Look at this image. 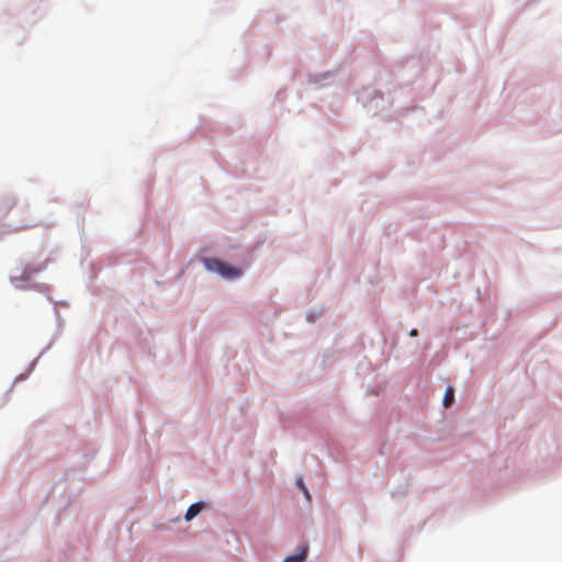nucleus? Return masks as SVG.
I'll return each instance as SVG.
<instances>
[{"label":"nucleus","instance_id":"nucleus-2","mask_svg":"<svg viewBox=\"0 0 562 562\" xmlns=\"http://www.w3.org/2000/svg\"><path fill=\"white\" fill-rule=\"evenodd\" d=\"M307 554V547H303L300 553L286 557L283 562H303Z\"/></svg>","mask_w":562,"mask_h":562},{"label":"nucleus","instance_id":"nucleus-3","mask_svg":"<svg viewBox=\"0 0 562 562\" xmlns=\"http://www.w3.org/2000/svg\"><path fill=\"white\" fill-rule=\"evenodd\" d=\"M202 509V505L200 503L192 504L186 514V520L189 521L193 519Z\"/></svg>","mask_w":562,"mask_h":562},{"label":"nucleus","instance_id":"nucleus-5","mask_svg":"<svg viewBox=\"0 0 562 562\" xmlns=\"http://www.w3.org/2000/svg\"><path fill=\"white\" fill-rule=\"evenodd\" d=\"M297 483V486L300 487V490L304 493V495L306 496L307 499H311V496H310V493L306 488V486L304 485V482L302 479H297L296 481Z\"/></svg>","mask_w":562,"mask_h":562},{"label":"nucleus","instance_id":"nucleus-1","mask_svg":"<svg viewBox=\"0 0 562 562\" xmlns=\"http://www.w3.org/2000/svg\"><path fill=\"white\" fill-rule=\"evenodd\" d=\"M203 263L209 271L217 272L227 279H234L241 274L239 269L231 267L218 259L204 258Z\"/></svg>","mask_w":562,"mask_h":562},{"label":"nucleus","instance_id":"nucleus-4","mask_svg":"<svg viewBox=\"0 0 562 562\" xmlns=\"http://www.w3.org/2000/svg\"><path fill=\"white\" fill-rule=\"evenodd\" d=\"M454 400V391H453V387L449 386L446 392H445V396H443V400H442V404L445 407H449L452 402Z\"/></svg>","mask_w":562,"mask_h":562},{"label":"nucleus","instance_id":"nucleus-7","mask_svg":"<svg viewBox=\"0 0 562 562\" xmlns=\"http://www.w3.org/2000/svg\"><path fill=\"white\" fill-rule=\"evenodd\" d=\"M417 335H418L417 329H412L409 331V336H412V337H416Z\"/></svg>","mask_w":562,"mask_h":562},{"label":"nucleus","instance_id":"nucleus-6","mask_svg":"<svg viewBox=\"0 0 562 562\" xmlns=\"http://www.w3.org/2000/svg\"><path fill=\"white\" fill-rule=\"evenodd\" d=\"M35 272H38V269H32L31 270L29 267H26L25 270H24V274L26 277H30L32 273H35Z\"/></svg>","mask_w":562,"mask_h":562}]
</instances>
